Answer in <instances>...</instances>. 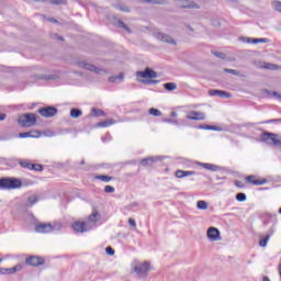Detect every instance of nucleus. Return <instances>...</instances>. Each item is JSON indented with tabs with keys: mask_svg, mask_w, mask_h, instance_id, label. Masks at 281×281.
<instances>
[{
	"mask_svg": "<svg viewBox=\"0 0 281 281\" xmlns=\"http://www.w3.org/2000/svg\"><path fill=\"white\" fill-rule=\"evenodd\" d=\"M261 139L269 146H281V137L278 134L265 132Z\"/></svg>",
	"mask_w": 281,
	"mask_h": 281,
	"instance_id": "obj_4",
	"label": "nucleus"
},
{
	"mask_svg": "<svg viewBox=\"0 0 281 281\" xmlns=\"http://www.w3.org/2000/svg\"><path fill=\"white\" fill-rule=\"evenodd\" d=\"M80 115H82V111L78 109H72L70 111V117H74L75 120H77V117H80Z\"/></svg>",
	"mask_w": 281,
	"mask_h": 281,
	"instance_id": "obj_28",
	"label": "nucleus"
},
{
	"mask_svg": "<svg viewBox=\"0 0 281 281\" xmlns=\"http://www.w3.org/2000/svg\"><path fill=\"white\" fill-rule=\"evenodd\" d=\"M154 36L158 40L161 41V43H168L169 45H177V41L175 38L166 33L162 32H156Z\"/></svg>",
	"mask_w": 281,
	"mask_h": 281,
	"instance_id": "obj_8",
	"label": "nucleus"
},
{
	"mask_svg": "<svg viewBox=\"0 0 281 281\" xmlns=\"http://www.w3.org/2000/svg\"><path fill=\"white\" fill-rule=\"evenodd\" d=\"M170 115H171V117H177L178 114H177L176 111H173V112L170 113Z\"/></svg>",
	"mask_w": 281,
	"mask_h": 281,
	"instance_id": "obj_53",
	"label": "nucleus"
},
{
	"mask_svg": "<svg viewBox=\"0 0 281 281\" xmlns=\"http://www.w3.org/2000/svg\"><path fill=\"white\" fill-rule=\"evenodd\" d=\"M228 1H231L232 3H238V1L240 0H228Z\"/></svg>",
	"mask_w": 281,
	"mask_h": 281,
	"instance_id": "obj_54",
	"label": "nucleus"
},
{
	"mask_svg": "<svg viewBox=\"0 0 281 281\" xmlns=\"http://www.w3.org/2000/svg\"><path fill=\"white\" fill-rule=\"evenodd\" d=\"M77 67H80V69H86L87 71H92L93 74H99L101 76L106 74L104 68H98L93 64H89L86 60L78 61Z\"/></svg>",
	"mask_w": 281,
	"mask_h": 281,
	"instance_id": "obj_6",
	"label": "nucleus"
},
{
	"mask_svg": "<svg viewBox=\"0 0 281 281\" xmlns=\"http://www.w3.org/2000/svg\"><path fill=\"white\" fill-rule=\"evenodd\" d=\"M198 165L201 166L204 169L207 168V162H198Z\"/></svg>",
	"mask_w": 281,
	"mask_h": 281,
	"instance_id": "obj_50",
	"label": "nucleus"
},
{
	"mask_svg": "<svg viewBox=\"0 0 281 281\" xmlns=\"http://www.w3.org/2000/svg\"><path fill=\"white\" fill-rule=\"evenodd\" d=\"M247 183H250V186H265L267 183V179L258 180L256 179V176H248L246 177Z\"/></svg>",
	"mask_w": 281,
	"mask_h": 281,
	"instance_id": "obj_17",
	"label": "nucleus"
},
{
	"mask_svg": "<svg viewBox=\"0 0 281 281\" xmlns=\"http://www.w3.org/2000/svg\"><path fill=\"white\" fill-rule=\"evenodd\" d=\"M113 124H116V121L113 119H108L103 122L98 123V126H100V128H108V126H113Z\"/></svg>",
	"mask_w": 281,
	"mask_h": 281,
	"instance_id": "obj_23",
	"label": "nucleus"
},
{
	"mask_svg": "<svg viewBox=\"0 0 281 281\" xmlns=\"http://www.w3.org/2000/svg\"><path fill=\"white\" fill-rule=\"evenodd\" d=\"M92 113L95 117H102L104 116V111L100 110V109H92Z\"/></svg>",
	"mask_w": 281,
	"mask_h": 281,
	"instance_id": "obj_34",
	"label": "nucleus"
},
{
	"mask_svg": "<svg viewBox=\"0 0 281 281\" xmlns=\"http://www.w3.org/2000/svg\"><path fill=\"white\" fill-rule=\"evenodd\" d=\"M0 262H3V259L0 258Z\"/></svg>",
	"mask_w": 281,
	"mask_h": 281,
	"instance_id": "obj_58",
	"label": "nucleus"
},
{
	"mask_svg": "<svg viewBox=\"0 0 281 281\" xmlns=\"http://www.w3.org/2000/svg\"><path fill=\"white\" fill-rule=\"evenodd\" d=\"M272 97L277 98L278 100H281V94L278 92H272Z\"/></svg>",
	"mask_w": 281,
	"mask_h": 281,
	"instance_id": "obj_49",
	"label": "nucleus"
},
{
	"mask_svg": "<svg viewBox=\"0 0 281 281\" xmlns=\"http://www.w3.org/2000/svg\"><path fill=\"white\" fill-rule=\"evenodd\" d=\"M205 170H211L212 172H217V170H220V168L216 165L207 164Z\"/></svg>",
	"mask_w": 281,
	"mask_h": 281,
	"instance_id": "obj_36",
	"label": "nucleus"
},
{
	"mask_svg": "<svg viewBox=\"0 0 281 281\" xmlns=\"http://www.w3.org/2000/svg\"><path fill=\"white\" fill-rule=\"evenodd\" d=\"M136 78L138 82H143V85H157V80H153L150 78H157V72L150 68L145 69L144 71H137Z\"/></svg>",
	"mask_w": 281,
	"mask_h": 281,
	"instance_id": "obj_2",
	"label": "nucleus"
},
{
	"mask_svg": "<svg viewBox=\"0 0 281 281\" xmlns=\"http://www.w3.org/2000/svg\"><path fill=\"white\" fill-rule=\"evenodd\" d=\"M95 179H99L100 181H103L104 183H109V181H112L113 178L109 176H95Z\"/></svg>",
	"mask_w": 281,
	"mask_h": 281,
	"instance_id": "obj_31",
	"label": "nucleus"
},
{
	"mask_svg": "<svg viewBox=\"0 0 281 281\" xmlns=\"http://www.w3.org/2000/svg\"><path fill=\"white\" fill-rule=\"evenodd\" d=\"M144 3H156L158 5H164L165 3H168L167 0H140Z\"/></svg>",
	"mask_w": 281,
	"mask_h": 281,
	"instance_id": "obj_26",
	"label": "nucleus"
},
{
	"mask_svg": "<svg viewBox=\"0 0 281 281\" xmlns=\"http://www.w3.org/2000/svg\"><path fill=\"white\" fill-rule=\"evenodd\" d=\"M35 232L37 234H49L52 232V224L50 223H48V224H45V223L37 224L35 226Z\"/></svg>",
	"mask_w": 281,
	"mask_h": 281,
	"instance_id": "obj_14",
	"label": "nucleus"
},
{
	"mask_svg": "<svg viewBox=\"0 0 281 281\" xmlns=\"http://www.w3.org/2000/svg\"><path fill=\"white\" fill-rule=\"evenodd\" d=\"M19 137L26 138V137H41V132L38 131H30V132H25V133H20Z\"/></svg>",
	"mask_w": 281,
	"mask_h": 281,
	"instance_id": "obj_21",
	"label": "nucleus"
},
{
	"mask_svg": "<svg viewBox=\"0 0 281 281\" xmlns=\"http://www.w3.org/2000/svg\"><path fill=\"white\" fill-rule=\"evenodd\" d=\"M262 69H269L270 71H276L277 69H279L278 65L276 64H269V63H265L261 66Z\"/></svg>",
	"mask_w": 281,
	"mask_h": 281,
	"instance_id": "obj_25",
	"label": "nucleus"
},
{
	"mask_svg": "<svg viewBox=\"0 0 281 281\" xmlns=\"http://www.w3.org/2000/svg\"><path fill=\"white\" fill-rule=\"evenodd\" d=\"M252 42H254V45H258V43H269V38H265V37L255 38V40H252Z\"/></svg>",
	"mask_w": 281,
	"mask_h": 281,
	"instance_id": "obj_39",
	"label": "nucleus"
},
{
	"mask_svg": "<svg viewBox=\"0 0 281 281\" xmlns=\"http://www.w3.org/2000/svg\"><path fill=\"white\" fill-rule=\"evenodd\" d=\"M104 192H106V193L115 192V188H113V187H111V186H105Z\"/></svg>",
	"mask_w": 281,
	"mask_h": 281,
	"instance_id": "obj_43",
	"label": "nucleus"
},
{
	"mask_svg": "<svg viewBox=\"0 0 281 281\" xmlns=\"http://www.w3.org/2000/svg\"><path fill=\"white\" fill-rule=\"evenodd\" d=\"M279 214H281V207L279 209Z\"/></svg>",
	"mask_w": 281,
	"mask_h": 281,
	"instance_id": "obj_57",
	"label": "nucleus"
},
{
	"mask_svg": "<svg viewBox=\"0 0 281 281\" xmlns=\"http://www.w3.org/2000/svg\"><path fill=\"white\" fill-rule=\"evenodd\" d=\"M21 166L23 168H29V170H36V171L43 170V166H41V165H32V164H27V162H21Z\"/></svg>",
	"mask_w": 281,
	"mask_h": 281,
	"instance_id": "obj_22",
	"label": "nucleus"
},
{
	"mask_svg": "<svg viewBox=\"0 0 281 281\" xmlns=\"http://www.w3.org/2000/svg\"><path fill=\"white\" fill-rule=\"evenodd\" d=\"M119 27H123V30H126V32H128V34H131V29L128 26H126V24L122 21L117 22Z\"/></svg>",
	"mask_w": 281,
	"mask_h": 281,
	"instance_id": "obj_40",
	"label": "nucleus"
},
{
	"mask_svg": "<svg viewBox=\"0 0 281 281\" xmlns=\"http://www.w3.org/2000/svg\"><path fill=\"white\" fill-rule=\"evenodd\" d=\"M254 41H255L254 37H247V38H246V43H252V45H254Z\"/></svg>",
	"mask_w": 281,
	"mask_h": 281,
	"instance_id": "obj_51",
	"label": "nucleus"
},
{
	"mask_svg": "<svg viewBox=\"0 0 281 281\" xmlns=\"http://www.w3.org/2000/svg\"><path fill=\"white\" fill-rule=\"evenodd\" d=\"M206 238H209V240H211V243H216V241L221 240V231H218V228H216V227H210L206 231Z\"/></svg>",
	"mask_w": 281,
	"mask_h": 281,
	"instance_id": "obj_9",
	"label": "nucleus"
},
{
	"mask_svg": "<svg viewBox=\"0 0 281 281\" xmlns=\"http://www.w3.org/2000/svg\"><path fill=\"white\" fill-rule=\"evenodd\" d=\"M23 182L19 178H1L0 190H19Z\"/></svg>",
	"mask_w": 281,
	"mask_h": 281,
	"instance_id": "obj_3",
	"label": "nucleus"
},
{
	"mask_svg": "<svg viewBox=\"0 0 281 281\" xmlns=\"http://www.w3.org/2000/svg\"><path fill=\"white\" fill-rule=\"evenodd\" d=\"M214 54V56H216L217 58H225V54H223V53H218V52H215V53H213Z\"/></svg>",
	"mask_w": 281,
	"mask_h": 281,
	"instance_id": "obj_47",
	"label": "nucleus"
},
{
	"mask_svg": "<svg viewBox=\"0 0 281 281\" xmlns=\"http://www.w3.org/2000/svg\"><path fill=\"white\" fill-rule=\"evenodd\" d=\"M194 175V171H183V170H177L176 177L178 179H183V177H192Z\"/></svg>",
	"mask_w": 281,
	"mask_h": 281,
	"instance_id": "obj_24",
	"label": "nucleus"
},
{
	"mask_svg": "<svg viewBox=\"0 0 281 281\" xmlns=\"http://www.w3.org/2000/svg\"><path fill=\"white\" fill-rule=\"evenodd\" d=\"M164 159V157L161 156H156V157H148V158H144L140 160V166H153L155 164V161H159Z\"/></svg>",
	"mask_w": 281,
	"mask_h": 281,
	"instance_id": "obj_16",
	"label": "nucleus"
},
{
	"mask_svg": "<svg viewBox=\"0 0 281 281\" xmlns=\"http://www.w3.org/2000/svg\"><path fill=\"white\" fill-rule=\"evenodd\" d=\"M175 4L177 8H188L189 10H199L201 8L199 3L190 0H175Z\"/></svg>",
	"mask_w": 281,
	"mask_h": 281,
	"instance_id": "obj_7",
	"label": "nucleus"
},
{
	"mask_svg": "<svg viewBox=\"0 0 281 281\" xmlns=\"http://www.w3.org/2000/svg\"><path fill=\"white\" fill-rule=\"evenodd\" d=\"M117 10H121L122 12H128L127 7H124V4L116 5Z\"/></svg>",
	"mask_w": 281,
	"mask_h": 281,
	"instance_id": "obj_45",
	"label": "nucleus"
},
{
	"mask_svg": "<svg viewBox=\"0 0 281 281\" xmlns=\"http://www.w3.org/2000/svg\"><path fill=\"white\" fill-rule=\"evenodd\" d=\"M109 82H112L114 85H120V82H124V72H120L116 76L110 77Z\"/></svg>",
	"mask_w": 281,
	"mask_h": 281,
	"instance_id": "obj_20",
	"label": "nucleus"
},
{
	"mask_svg": "<svg viewBox=\"0 0 281 281\" xmlns=\"http://www.w3.org/2000/svg\"><path fill=\"white\" fill-rule=\"evenodd\" d=\"M202 128H205L206 131H223L222 127H218V126H214V125H205V126H202Z\"/></svg>",
	"mask_w": 281,
	"mask_h": 281,
	"instance_id": "obj_35",
	"label": "nucleus"
},
{
	"mask_svg": "<svg viewBox=\"0 0 281 281\" xmlns=\"http://www.w3.org/2000/svg\"><path fill=\"white\" fill-rule=\"evenodd\" d=\"M166 91H175L177 89V83L168 82L164 85Z\"/></svg>",
	"mask_w": 281,
	"mask_h": 281,
	"instance_id": "obj_27",
	"label": "nucleus"
},
{
	"mask_svg": "<svg viewBox=\"0 0 281 281\" xmlns=\"http://www.w3.org/2000/svg\"><path fill=\"white\" fill-rule=\"evenodd\" d=\"M18 123L20 126H24L25 128H30V126H34L36 124V114L26 113L19 117Z\"/></svg>",
	"mask_w": 281,
	"mask_h": 281,
	"instance_id": "obj_5",
	"label": "nucleus"
},
{
	"mask_svg": "<svg viewBox=\"0 0 281 281\" xmlns=\"http://www.w3.org/2000/svg\"><path fill=\"white\" fill-rule=\"evenodd\" d=\"M236 200L239 202L247 201V195L245 193H237L236 194Z\"/></svg>",
	"mask_w": 281,
	"mask_h": 281,
	"instance_id": "obj_37",
	"label": "nucleus"
},
{
	"mask_svg": "<svg viewBox=\"0 0 281 281\" xmlns=\"http://www.w3.org/2000/svg\"><path fill=\"white\" fill-rule=\"evenodd\" d=\"M100 218L101 216H100V213H98V211H94L92 214H90V216L88 217V221L86 222L89 229H93V227H95V223H98Z\"/></svg>",
	"mask_w": 281,
	"mask_h": 281,
	"instance_id": "obj_12",
	"label": "nucleus"
},
{
	"mask_svg": "<svg viewBox=\"0 0 281 281\" xmlns=\"http://www.w3.org/2000/svg\"><path fill=\"white\" fill-rule=\"evenodd\" d=\"M44 260L41 257H29L26 259V265H30L31 267H38L41 265H43Z\"/></svg>",
	"mask_w": 281,
	"mask_h": 281,
	"instance_id": "obj_18",
	"label": "nucleus"
},
{
	"mask_svg": "<svg viewBox=\"0 0 281 281\" xmlns=\"http://www.w3.org/2000/svg\"><path fill=\"white\" fill-rule=\"evenodd\" d=\"M105 251H106L108 256H115V250H113V248H111V247H106Z\"/></svg>",
	"mask_w": 281,
	"mask_h": 281,
	"instance_id": "obj_44",
	"label": "nucleus"
},
{
	"mask_svg": "<svg viewBox=\"0 0 281 281\" xmlns=\"http://www.w3.org/2000/svg\"><path fill=\"white\" fill-rule=\"evenodd\" d=\"M224 71L226 74H232V76H240V72H238V70L235 69L225 68Z\"/></svg>",
	"mask_w": 281,
	"mask_h": 281,
	"instance_id": "obj_38",
	"label": "nucleus"
},
{
	"mask_svg": "<svg viewBox=\"0 0 281 281\" xmlns=\"http://www.w3.org/2000/svg\"><path fill=\"white\" fill-rule=\"evenodd\" d=\"M272 234L273 233H271L270 235H267L262 239H260V241H259L260 247H265L269 243V238H271Z\"/></svg>",
	"mask_w": 281,
	"mask_h": 281,
	"instance_id": "obj_32",
	"label": "nucleus"
},
{
	"mask_svg": "<svg viewBox=\"0 0 281 281\" xmlns=\"http://www.w3.org/2000/svg\"><path fill=\"white\" fill-rule=\"evenodd\" d=\"M198 210H207L209 205L207 202L200 200L196 202Z\"/></svg>",
	"mask_w": 281,
	"mask_h": 281,
	"instance_id": "obj_29",
	"label": "nucleus"
},
{
	"mask_svg": "<svg viewBox=\"0 0 281 281\" xmlns=\"http://www.w3.org/2000/svg\"><path fill=\"white\" fill-rule=\"evenodd\" d=\"M3 120H5V114L0 113V122H3Z\"/></svg>",
	"mask_w": 281,
	"mask_h": 281,
	"instance_id": "obj_52",
	"label": "nucleus"
},
{
	"mask_svg": "<svg viewBox=\"0 0 281 281\" xmlns=\"http://www.w3.org/2000/svg\"><path fill=\"white\" fill-rule=\"evenodd\" d=\"M63 229V224L56 222L52 224V232H60Z\"/></svg>",
	"mask_w": 281,
	"mask_h": 281,
	"instance_id": "obj_33",
	"label": "nucleus"
},
{
	"mask_svg": "<svg viewBox=\"0 0 281 281\" xmlns=\"http://www.w3.org/2000/svg\"><path fill=\"white\" fill-rule=\"evenodd\" d=\"M38 113L43 116V117H54V115H56L58 113V110L56 108L53 106H48V108H42L38 110Z\"/></svg>",
	"mask_w": 281,
	"mask_h": 281,
	"instance_id": "obj_11",
	"label": "nucleus"
},
{
	"mask_svg": "<svg viewBox=\"0 0 281 281\" xmlns=\"http://www.w3.org/2000/svg\"><path fill=\"white\" fill-rule=\"evenodd\" d=\"M164 122H166L167 124H176V126H179V120L165 119Z\"/></svg>",
	"mask_w": 281,
	"mask_h": 281,
	"instance_id": "obj_41",
	"label": "nucleus"
},
{
	"mask_svg": "<svg viewBox=\"0 0 281 281\" xmlns=\"http://www.w3.org/2000/svg\"><path fill=\"white\" fill-rule=\"evenodd\" d=\"M149 115H154V117H161V111H159L158 109H149Z\"/></svg>",
	"mask_w": 281,
	"mask_h": 281,
	"instance_id": "obj_30",
	"label": "nucleus"
},
{
	"mask_svg": "<svg viewBox=\"0 0 281 281\" xmlns=\"http://www.w3.org/2000/svg\"><path fill=\"white\" fill-rule=\"evenodd\" d=\"M131 271L137 278H140L142 280H146L148 278V274L153 271V263L150 261H144L139 259H134L131 262Z\"/></svg>",
	"mask_w": 281,
	"mask_h": 281,
	"instance_id": "obj_1",
	"label": "nucleus"
},
{
	"mask_svg": "<svg viewBox=\"0 0 281 281\" xmlns=\"http://www.w3.org/2000/svg\"><path fill=\"white\" fill-rule=\"evenodd\" d=\"M209 95H212V97L218 95L220 98H232V94L222 90H210Z\"/></svg>",
	"mask_w": 281,
	"mask_h": 281,
	"instance_id": "obj_19",
	"label": "nucleus"
},
{
	"mask_svg": "<svg viewBox=\"0 0 281 281\" xmlns=\"http://www.w3.org/2000/svg\"><path fill=\"white\" fill-rule=\"evenodd\" d=\"M187 120L203 121V120H205V113L196 112V111H189V112H187Z\"/></svg>",
	"mask_w": 281,
	"mask_h": 281,
	"instance_id": "obj_13",
	"label": "nucleus"
},
{
	"mask_svg": "<svg viewBox=\"0 0 281 281\" xmlns=\"http://www.w3.org/2000/svg\"><path fill=\"white\" fill-rule=\"evenodd\" d=\"M23 267L21 265L14 266L13 268H1L0 273L2 276H12V273H16L18 271H21Z\"/></svg>",
	"mask_w": 281,
	"mask_h": 281,
	"instance_id": "obj_15",
	"label": "nucleus"
},
{
	"mask_svg": "<svg viewBox=\"0 0 281 281\" xmlns=\"http://www.w3.org/2000/svg\"><path fill=\"white\" fill-rule=\"evenodd\" d=\"M263 281H271V280L269 279V277H265Z\"/></svg>",
	"mask_w": 281,
	"mask_h": 281,
	"instance_id": "obj_55",
	"label": "nucleus"
},
{
	"mask_svg": "<svg viewBox=\"0 0 281 281\" xmlns=\"http://www.w3.org/2000/svg\"><path fill=\"white\" fill-rule=\"evenodd\" d=\"M38 202V196H36V195H31L30 198H29V203L31 204V205H34V203H37Z\"/></svg>",
	"mask_w": 281,
	"mask_h": 281,
	"instance_id": "obj_42",
	"label": "nucleus"
},
{
	"mask_svg": "<svg viewBox=\"0 0 281 281\" xmlns=\"http://www.w3.org/2000/svg\"><path fill=\"white\" fill-rule=\"evenodd\" d=\"M72 229L78 234H85V232H89L90 228L87 222L77 221L72 224Z\"/></svg>",
	"mask_w": 281,
	"mask_h": 281,
	"instance_id": "obj_10",
	"label": "nucleus"
},
{
	"mask_svg": "<svg viewBox=\"0 0 281 281\" xmlns=\"http://www.w3.org/2000/svg\"><path fill=\"white\" fill-rule=\"evenodd\" d=\"M128 225H131V227H137V223L134 218H128Z\"/></svg>",
	"mask_w": 281,
	"mask_h": 281,
	"instance_id": "obj_46",
	"label": "nucleus"
},
{
	"mask_svg": "<svg viewBox=\"0 0 281 281\" xmlns=\"http://www.w3.org/2000/svg\"><path fill=\"white\" fill-rule=\"evenodd\" d=\"M52 3L55 5H60L63 3V0H52Z\"/></svg>",
	"mask_w": 281,
	"mask_h": 281,
	"instance_id": "obj_48",
	"label": "nucleus"
},
{
	"mask_svg": "<svg viewBox=\"0 0 281 281\" xmlns=\"http://www.w3.org/2000/svg\"><path fill=\"white\" fill-rule=\"evenodd\" d=\"M49 21H52V23H56V20H54V19H50Z\"/></svg>",
	"mask_w": 281,
	"mask_h": 281,
	"instance_id": "obj_56",
	"label": "nucleus"
}]
</instances>
